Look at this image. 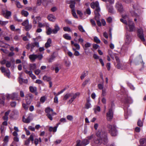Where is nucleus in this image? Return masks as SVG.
Returning <instances> with one entry per match:
<instances>
[{"label":"nucleus","instance_id":"nucleus-1","mask_svg":"<svg viewBox=\"0 0 146 146\" xmlns=\"http://www.w3.org/2000/svg\"><path fill=\"white\" fill-rule=\"evenodd\" d=\"M96 135L98 138L94 140L95 143L96 144L100 145L103 141L104 144L108 142L107 133L104 130H99L97 132Z\"/></svg>","mask_w":146,"mask_h":146},{"label":"nucleus","instance_id":"nucleus-2","mask_svg":"<svg viewBox=\"0 0 146 146\" xmlns=\"http://www.w3.org/2000/svg\"><path fill=\"white\" fill-rule=\"evenodd\" d=\"M109 133L112 136H115L117 134V132L115 126L114 125L109 124L107 125Z\"/></svg>","mask_w":146,"mask_h":146},{"label":"nucleus","instance_id":"nucleus-3","mask_svg":"<svg viewBox=\"0 0 146 146\" xmlns=\"http://www.w3.org/2000/svg\"><path fill=\"white\" fill-rule=\"evenodd\" d=\"M117 65H116V67L118 69H125L127 68V66L126 64H122L121 63L119 58L117 56H115Z\"/></svg>","mask_w":146,"mask_h":146},{"label":"nucleus","instance_id":"nucleus-4","mask_svg":"<svg viewBox=\"0 0 146 146\" xmlns=\"http://www.w3.org/2000/svg\"><path fill=\"white\" fill-rule=\"evenodd\" d=\"M60 30V28L58 25L56 24L54 26V29H52L50 28L49 27L47 29L46 33L48 35H50L51 33L56 34Z\"/></svg>","mask_w":146,"mask_h":146},{"label":"nucleus","instance_id":"nucleus-5","mask_svg":"<svg viewBox=\"0 0 146 146\" xmlns=\"http://www.w3.org/2000/svg\"><path fill=\"white\" fill-rule=\"evenodd\" d=\"M90 6L93 9L96 8V9L94 11L95 14H100V9L99 7V4L98 1L93 2L92 3L90 4Z\"/></svg>","mask_w":146,"mask_h":146},{"label":"nucleus","instance_id":"nucleus-6","mask_svg":"<svg viewBox=\"0 0 146 146\" xmlns=\"http://www.w3.org/2000/svg\"><path fill=\"white\" fill-rule=\"evenodd\" d=\"M131 41V39L130 35L127 34L126 35L125 43L123 45L122 48L126 49L128 47V45Z\"/></svg>","mask_w":146,"mask_h":146},{"label":"nucleus","instance_id":"nucleus-7","mask_svg":"<svg viewBox=\"0 0 146 146\" xmlns=\"http://www.w3.org/2000/svg\"><path fill=\"white\" fill-rule=\"evenodd\" d=\"M113 111L111 108L109 109L108 111L106 113V117L107 120L110 121L113 117Z\"/></svg>","mask_w":146,"mask_h":146},{"label":"nucleus","instance_id":"nucleus-8","mask_svg":"<svg viewBox=\"0 0 146 146\" xmlns=\"http://www.w3.org/2000/svg\"><path fill=\"white\" fill-rule=\"evenodd\" d=\"M122 17L123 18L120 19V21L125 24L127 25L128 23L126 20H127L128 22L129 20H130L129 18V15L127 14H124L122 15Z\"/></svg>","mask_w":146,"mask_h":146},{"label":"nucleus","instance_id":"nucleus-9","mask_svg":"<svg viewBox=\"0 0 146 146\" xmlns=\"http://www.w3.org/2000/svg\"><path fill=\"white\" fill-rule=\"evenodd\" d=\"M128 26L129 27L130 31H135L136 28L135 26V25L132 20H129L128 21Z\"/></svg>","mask_w":146,"mask_h":146},{"label":"nucleus","instance_id":"nucleus-10","mask_svg":"<svg viewBox=\"0 0 146 146\" xmlns=\"http://www.w3.org/2000/svg\"><path fill=\"white\" fill-rule=\"evenodd\" d=\"M138 36L141 40L143 42L145 41V39L143 34V31L142 29H139L137 31Z\"/></svg>","mask_w":146,"mask_h":146},{"label":"nucleus","instance_id":"nucleus-11","mask_svg":"<svg viewBox=\"0 0 146 146\" xmlns=\"http://www.w3.org/2000/svg\"><path fill=\"white\" fill-rule=\"evenodd\" d=\"M33 98V96L31 94H27L26 97V100L27 104L28 105L30 104Z\"/></svg>","mask_w":146,"mask_h":146},{"label":"nucleus","instance_id":"nucleus-12","mask_svg":"<svg viewBox=\"0 0 146 146\" xmlns=\"http://www.w3.org/2000/svg\"><path fill=\"white\" fill-rule=\"evenodd\" d=\"M2 72L5 73V75L7 76L9 78L10 77V72L9 69L6 70L5 67H1L0 68Z\"/></svg>","mask_w":146,"mask_h":146},{"label":"nucleus","instance_id":"nucleus-13","mask_svg":"<svg viewBox=\"0 0 146 146\" xmlns=\"http://www.w3.org/2000/svg\"><path fill=\"white\" fill-rule=\"evenodd\" d=\"M72 94V98L68 101L67 102L68 104H71L74 100L77 97V96H79L80 95V93L78 92L76 93L75 94L71 93Z\"/></svg>","mask_w":146,"mask_h":146},{"label":"nucleus","instance_id":"nucleus-14","mask_svg":"<svg viewBox=\"0 0 146 146\" xmlns=\"http://www.w3.org/2000/svg\"><path fill=\"white\" fill-rule=\"evenodd\" d=\"M116 7L119 12H121L123 10V6L119 2H118L116 3Z\"/></svg>","mask_w":146,"mask_h":146},{"label":"nucleus","instance_id":"nucleus-15","mask_svg":"<svg viewBox=\"0 0 146 146\" xmlns=\"http://www.w3.org/2000/svg\"><path fill=\"white\" fill-rule=\"evenodd\" d=\"M100 17V14H95V20L96 21L99 27L101 26V23L100 22L99 19Z\"/></svg>","mask_w":146,"mask_h":146},{"label":"nucleus","instance_id":"nucleus-16","mask_svg":"<svg viewBox=\"0 0 146 146\" xmlns=\"http://www.w3.org/2000/svg\"><path fill=\"white\" fill-rule=\"evenodd\" d=\"M45 112L47 114L52 113V115H56V113L54 112L53 110L50 107H47L45 109Z\"/></svg>","mask_w":146,"mask_h":146},{"label":"nucleus","instance_id":"nucleus-17","mask_svg":"<svg viewBox=\"0 0 146 146\" xmlns=\"http://www.w3.org/2000/svg\"><path fill=\"white\" fill-rule=\"evenodd\" d=\"M3 14L6 18L8 19L11 15V12L10 11L6 10L5 11H3Z\"/></svg>","mask_w":146,"mask_h":146},{"label":"nucleus","instance_id":"nucleus-18","mask_svg":"<svg viewBox=\"0 0 146 146\" xmlns=\"http://www.w3.org/2000/svg\"><path fill=\"white\" fill-rule=\"evenodd\" d=\"M19 83L22 84L23 83L25 84H27L28 81L27 79H24L22 78L21 74H20V76L19 78Z\"/></svg>","mask_w":146,"mask_h":146},{"label":"nucleus","instance_id":"nucleus-19","mask_svg":"<svg viewBox=\"0 0 146 146\" xmlns=\"http://www.w3.org/2000/svg\"><path fill=\"white\" fill-rule=\"evenodd\" d=\"M35 46H36L37 47H39V43L38 42H35L31 43V51H33V48Z\"/></svg>","mask_w":146,"mask_h":146},{"label":"nucleus","instance_id":"nucleus-20","mask_svg":"<svg viewBox=\"0 0 146 146\" xmlns=\"http://www.w3.org/2000/svg\"><path fill=\"white\" fill-rule=\"evenodd\" d=\"M47 18L50 21L52 22L54 21L56 19L55 17L52 14H50L48 15Z\"/></svg>","mask_w":146,"mask_h":146},{"label":"nucleus","instance_id":"nucleus-21","mask_svg":"<svg viewBox=\"0 0 146 146\" xmlns=\"http://www.w3.org/2000/svg\"><path fill=\"white\" fill-rule=\"evenodd\" d=\"M29 58L32 61L34 62L37 58L36 55L34 54L30 55L29 56Z\"/></svg>","mask_w":146,"mask_h":146},{"label":"nucleus","instance_id":"nucleus-22","mask_svg":"<svg viewBox=\"0 0 146 146\" xmlns=\"http://www.w3.org/2000/svg\"><path fill=\"white\" fill-rule=\"evenodd\" d=\"M89 143V141L87 139H86L82 141L81 144L82 146H85L88 144Z\"/></svg>","mask_w":146,"mask_h":146},{"label":"nucleus","instance_id":"nucleus-23","mask_svg":"<svg viewBox=\"0 0 146 146\" xmlns=\"http://www.w3.org/2000/svg\"><path fill=\"white\" fill-rule=\"evenodd\" d=\"M125 102L126 103L131 104L133 101L131 98L130 97H127L125 99Z\"/></svg>","mask_w":146,"mask_h":146},{"label":"nucleus","instance_id":"nucleus-24","mask_svg":"<svg viewBox=\"0 0 146 146\" xmlns=\"http://www.w3.org/2000/svg\"><path fill=\"white\" fill-rule=\"evenodd\" d=\"M51 43V40L50 38L48 39L47 42L45 44V47L46 48L50 47L51 45L50 44Z\"/></svg>","mask_w":146,"mask_h":146},{"label":"nucleus","instance_id":"nucleus-25","mask_svg":"<svg viewBox=\"0 0 146 146\" xmlns=\"http://www.w3.org/2000/svg\"><path fill=\"white\" fill-rule=\"evenodd\" d=\"M140 144L142 146H146V139L143 138L140 140Z\"/></svg>","mask_w":146,"mask_h":146},{"label":"nucleus","instance_id":"nucleus-26","mask_svg":"<svg viewBox=\"0 0 146 146\" xmlns=\"http://www.w3.org/2000/svg\"><path fill=\"white\" fill-rule=\"evenodd\" d=\"M70 8L72 9V10L73 9H74L75 4V2L74 1H71L70 3Z\"/></svg>","mask_w":146,"mask_h":146},{"label":"nucleus","instance_id":"nucleus-27","mask_svg":"<svg viewBox=\"0 0 146 146\" xmlns=\"http://www.w3.org/2000/svg\"><path fill=\"white\" fill-rule=\"evenodd\" d=\"M36 68V64H31L30 65L29 68L31 70H34Z\"/></svg>","mask_w":146,"mask_h":146},{"label":"nucleus","instance_id":"nucleus-28","mask_svg":"<svg viewBox=\"0 0 146 146\" xmlns=\"http://www.w3.org/2000/svg\"><path fill=\"white\" fill-rule=\"evenodd\" d=\"M23 120L25 123H29L31 121L30 117L29 116L27 118H25L23 117Z\"/></svg>","mask_w":146,"mask_h":146},{"label":"nucleus","instance_id":"nucleus-29","mask_svg":"<svg viewBox=\"0 0 146 146\" xmlns=\"http://www.w3.org/2000/svg\"><path fill=\"white\" fill-rule=\"evenodd\" d=\"M22 15L24 17H27L29 15V13L27 11L25 10H23L21 12Z\"/></svg>","mask_w":146,"mask_h":146},{"label":"nucleus","instance_id":"nucleus-30","mask_svg":"<svg viewBox=\"0 0 146 146\" xmlns=\"http://www.w3.org/2000/svg\"><path fill=\"white\" fill-rule=\"evenodd\" d=\"M58 127V126H56L54 127H50L49 128V130L50 131H53L54 132H55L57 130V128Z\"/></svg>","mask_w":146,"mask_h":146},{"label":"nucleus","instance_id":"nucleus-31","mask_svg":"<svg viewBox=\"0 0 146 146\" xmlns=\"http://www.w3.org/2000/svg\"><path fill=\"white\" fill-rule=\"evenodd\" d=\"M63 37L66 39L70 40L71 39V37L68 34H65L63 35Z\"/></svg>","mask_w":146,"mask_h":146},{"label":"nucleus","instance_id":"nucleus-32","mask_svg":"<svg viewBox=\"0 0 146 146\" xmlns=\"http://www.w3.org/2000/svg\"><path fill=\"white\" fill-rule=\"evenodd\" d=\"M18 94L16 93H13L11 94V99H14L17 98Z\"/></svg>","mask_w":146,"mask_h":146},{"label":"nucleus","instance_id":"nucleus-33","mask_svg":"<svg viewBox=\"0 0 146 146\" xmlns=\"http://www.w3.org/2000/svg\"><path fill=\"white\" fill-rule=\"evenodd\" d=\"M130 13L132 16L136 18H138L140 16V15H139L137 14L134 11L131 12Z\"/></svg>","mask_w":146,"mask_h":146},{"label":"nucleus","instance_id":"nucleus-34","mask_svg":"<svg viewBox=\"0 0 146 146\" xmlns=\"http://www.w3.org/2000/svg\"><path fill=\"white\" fill-rule=\"evenodd\" d=\"M30 91L32 92H35L37 90L36 87H33V86H30L29 87Z\"/></svg>","mask_w":146,"mask_h":146},{"label":"nucleus","instance_id":"nucleus-35","mask_svg":"<svg viewBox=\"0 0 146 146\" xmlns=\"http://www.w3.org/2000/svg\"><path fill=\"white\" fill-rule=\"evenodd\" d=\"M72 95V94L71 93L67 94H66L64 97L63 100H66L68 98L71 97Z\"/></svg>","mask_w":146,"mask_h":146},{"label":"nucleus","instance_id":"nucleus-36","mask_svg":"<svg viewBox=\"0 0 146 146\" xmlns=\"http://www.w3.org/2000/svg\"><path fill=\"white\" fill-rule=\"evenodd\" d=\"M43 79L45 81H49L51 80V79L50 77L44 76L43 77Z\"/></svg>","mask_w":146,"mask_h":146},{"label":"nucleus","instance_id":"nucleus-37","mask_svg":"<svg viewBox=\"0 0 146 146\" xmlns=\"http://www.w3.org/2000/svg\"><path fill=\"white\" fill-rule=\"evenodd\" d=\"M32 25L31 24H29L28 25L25 27V29L27 31H29L32 28Z\"/></svg>","mask_w":146,"mask_h":146},{"label":"nucleus","instance_id":"nucleus-38","mask_svg":"<svg viewBox=\"0 0 146 146\" xmlns=\"http://www.w3.org/2000/svg\"><path fill=\"white\" fill-rule=\"evenodd\" d=\"M73 50L74 51V55L75 56H78L80 55V53L79 52L76 50V49L74 48H73Z\"/></svg>","mask_w":146,"mask_h":146},{"label":"nucleus","instance_id":"nucleus-39","mask_svg":"<svg viewBox=\"0 0 146 146\" xmlns=\"http://www.w3.org/2000/svg\"><path fill=\"white\" fill-rule=\"evenodd\" d=\"M90 82V79L89 78H87L86 80L83 83L82 86L84 87L87 84Z\"/></svg>","mask_w":146,"mask_h":146},{"label":"nucleus","instance_id":"nucleus-40","mask_svg":"<svg viewBox=\"0 0 146 146\" xmlns=\"http://www.w3.org/2000/svg\"><path fill=\"white\" fill-rule=\"evenodd\" d=\"M29 22L28 19H27L25 21L22 23V24L23 26H24L25 27L26 26L29 24Z\"/></svg>","mask_w":146,"mask_h":146},{"label":"nucleus","instance_id":"nucleus-41","mask_svg":"<svg viewBox=\"0 0 146 146\" xmlns=\"http://www.w3.org/2000/svg\"><path fill=\"white\" fill-rule=\"evenodd\" d=\"M87 72H84L80 76L81 79L83 80L86 76H87Z\"/></svg>","mask_w":146,"mask_h":146},{"label":"nucleus","instance_id":"nucleus-42","mask_svg":"<svg viewBox=\"0 0 146 146\" xmlns=\"http://www.w3.org/2000/svg\"><path fill=\"white\" fill-rule=\"evenodd\" d=\"M94 41L96 42L97 43H99L101 41L96 36L94 37Z\"/></svg>","mask_w":146,"mask_h":146},{"label":"nucleus","instance_id":"nucleus-43","mask_svg":"<svg viewBox=\"0 0 146 146\" xmlns=\"http://www.w3.org/2000/svg\"><path fill=\"white\" fill-rule=\"evenodd\" d=\"M94 112L95 113L97 111L99 112L100 111V108L99 106H96L94 108Z\"/></svg>","mask_w":146,"mask_h":146},{"label":"nucleus","instance_id":"nucleus-44","mask_svg":"<svg viewBox=\"0 0 146 146\" xmlns=\"http://www.w3.org/2000/svg\"><path fill=\"white\" fill-rule=\"evenodd\" d=\"M90 46L91 44L89 42H87L85 44V47H84V50H86L87 48L90 47Z\"/></svg>","mask_w":146,"mask_h":146},{"label":"nucleus","instance_id":"nucleus-45","mask_svg":"<svg viewBox=\"0 0 146 146\" xmlns=\"http://www.w3.org/2000/svg\"><path fill=\"white\" fill-rule=\"evenodd\" d=\"M64 30L65 31L71 32V31L70 28L68 27H64L63 28Z\"/></svg>","mask_w":146,"mask_h":146},{"label":"nucleus","instance_id":"nucleus-46","mask_svg":"<svg viewBox=\"0 0 146 146\" xmlns=\"http://www.w3.org/2000/svg\"><path fill=\"white\" fill-rule=\"evenodd\" d=\"M78 29L80 31L82 32H85L84 30L82 25H79L78 27Z\"/></svg>","mask_w":146,"mask_h":146},{"label":"nucleus","instance_id":"nucleus-47","mask_svg":"<svg viewBox=\"0 0 146 146\" xmlns=\"http://www.w3.org/2000/svg\"><path fill=\"white\" fill-rule=\"evenodd\" d=\"M74 46L75 47V48L76 49V50H79L80 48V47L79 45L77 43H75V44H74Z\"/></svg>","mask_w":146,"mask_h":146},{"label":"nucleus","instance_id":"nucleus-48","mask_svg":"<svg viewBox=\"0 0 146 146\" xmlns=\"http://www.w3.org/2000/svg\"><path fill=\"white\" fill-rule=\"evenodd\" d=\"M8 23V21H3L0 20V25L2 26L5 25Z\"/></svg>","mask_w":146,"mask_h":146},{"label":"nucleus","instance_id":"nucleus-49","mask_svg":"<svg viewBox=\"0 0 146 146\" xmlns=\"http://www.w3.org/2000/svg\"><path fill=\"white\" fill-rule=\"evenodd\" d=\"M72 14L74 17L75 18H77L78 17L75 12V9H73L72 10Z\"/></svg>","mask_w":146,"mask_h":146},{"label":"nucleus","instance_id":"nucleus-50","mask_svg":"<svg viewBox=\"0 0 146 146\" xmlns=\"http://www.w3.org/2000/svg\"><path fill=\"white\" fill-rule=\"evenodd\" d=\"M98 87L100 90H103L104 88V84H99L98 85Z\"/></svg>","mask_w":146,"mask_h":146},{"label":"nucleus","instance_id":"nucleus-51","mask_svg":"<svg viewBox=\"0 0 146 146\" xmlns=\"http://www.w3.org/2000/svg\"><path fill=\"white\" fill-rule=\"evenodd\" d=\"M46 98L44 96L42 97L40 99V101L42 103H43L45 101Z\"/></svg>","mask_w":146,"mask_h":146},{"label":"nucleus","instance_id":"nucleus-52","mask_svg":"<svg viewBox=\"0 0 146 146\" xmlns=\"http://www.w3.org/2000/svg\"><path fill=\"white\" fill-rule=\"evenodd\" d=\"M35 135V134L33 133H32L31 135L29 138V140H30L31 141H33L34 140V137Z\"/></svg>","mask_w":146,"mask_h":146},{"label":"nucleus","instance_id":"nucleus-53","mask_svg":"<svg viewBox=\"0 0 146 146\" xmlns=\"http://www.w3.org/2000/svg\"><path fill=\"white\" fill-rule=\"evenodd\" d=\"M53 115H52V113H48L47 114L46 116L48 117L51 121L53 119V118L52 117V116Z\"/></svg>","mask_w":146,"mask_h":146},{"label":"nucleus","instance_id":"nucleus-54","mask_svg":"<svg viewBox=\"0 0 146 146\" xmlns=\"http://www.w3.org/2000/svg\"><path fill=\"white\" fill-rule=\"evenodd\" d=\"M137 124L140 127L142 126L143 125L142 122L140 119H139L138 120L137 122Z\"/></svg>","mask_w":146,"mask_h":146},{"label":"nucleus","instance_id":"nucleus-55","mask_svg":"<svg viewBox=\"0 0 146 146\" xmlns=\"http://www.w3.org/2000/svg\"><path fill=\"white\" fill-rule=\"evenodd\" d=\"M16 5L18 8H22V6L21 5V3L19 1H16Z\"/></svg>","mask_w":146,"mask_h":146},{"label":"nucleus","instance_id":"nucleus-56","mask_svg":"<svg viewBox=\"0 0 146 146\" xmlns=\"http://www.w3.org/2000/svg\"><path fill=\"white\" fill-rule=\"evenodd\" d=\"M40 72L41 71L39 69L36 70L34 71L35 74L36 75H38Z\"/></svg>","mask_w":146,"mask_h":146},{"label":"nucleus","instance_id":"nucleus-57","mask_svg":"<svg viewBox=\"0 0 146 146\" xmlns=\"http://www.w3.org/2000/svg\"><path fill=\"white\" fill-rule=\"evenodd\" d=\"M108 10L109 12L111 13H113V9L112 7H110L108 8Z\"/></svg>","mask_w":146,"mask_h":146},{"label":"nucleus","instance_id":"nucleus-58","mask_svg":"<svg viewBox=\"0 0 146 146\" xmlns=\"http://www.w3.org/2000/svg\"><path fill=\"white\" fill-rule=\"evenodd\" d=\"M22 106L23 108L25 110H28V106L27 104L23 103V104Z\"/></svg>","mask_w":146,"mask_h":146},{"label":"nucleus","instance_id":"nucleus-59","mask_svg":"<svg viewBox=\"0 0 146 146\" xmlns=\"http://www.w3.org/2000/svg\"><path fill=\"white\" fill-rule=\"evenodd\" d=\"M11 65V62L8 61H7L6 62V66L7 68L10 67Z\"/></svg>","mask_w":146,"mask_h":146},{"label":"nucleus","instance_id":"nucleus-60","mask_svg":"<svg viewBox=\"0 0 146 146\" xmlns=\"http://www.w3.org/2000/svg\"><path fill=\"white\" fill-rule=\"evenodd\" d=\"M106 95V90L105 89H104L102 90V96H104Z\"/></svg>","mask_w":146,"mask_h":146},{"label":"nucleus","instance_id":"nucleus-61","mask_svg":"<svg viewBox=\"0 0 146 146\" xmlns=\"http://www.w3.org/2000/svg\"><path fill=\"white\" fill-rule=\"evenodd\" d=\"M67 118L68 120L70 121H72L73 119V117L72 115H68L67 116Z\"/></svg>","mask_w":146,"mask_h":146},{"label":"nucleus","instance_id":"nucleus-62","mask_svg":"<svg viewBox=\"0 0 146 146\" xmlns=\"http://www.w3.org/2000/svg\"><path fill=\"white\" fill-rule=\"evenodd\" d=\"M71 64L70 62L69 61H65V64L67 67H69Z\"/></svg>","mask_w":146,"mask_h":146},{"label":"nucleus","instance_id":"nucleus-63","mask_svg":"<svg viewBox=\"0 0 146 146\" xmlns=\"http://www.w3.org/2000/svg\"><path fill=\"white\" fill-rule=\"evenodd\" d=\"M90 21L91 23L93 26H96L95 22L93 20L91 19Z\"/></svg>","mask_w":146,"mask_h":146},{"label":"nucleus","instance_id":"nucleus-64","mask_svg":"<svg viewBox=\"0 0 146 146\" xmlns=\"http://www.w3.org/2000/svg\"><path fill=\"white\" fill-rule=\"evenodd\" d=\"M94 135H91L88 136L87 137V139L89 141L92 139L94 138Z\"/></svg>","mask_w":146,"mask_h":146}]
</instances>
